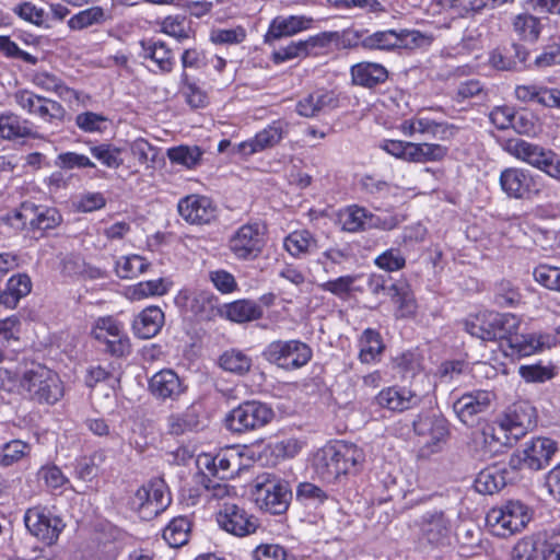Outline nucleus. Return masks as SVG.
I'll return each instance as SVG.
<instances>
[{"label":"nucleus","mask_w":560,"mask_h":560,"mask_svg":"<svg viewBox=\"0 0 560 560\" xmlns=\"http://www.w3.org/2000/svg\"><path fill=\"white\" fill-rule=\"evenodd\" d=\"M365 462L364 451L353 443L337 442L319 448L313 459L316 474L328 482L342 475L359 472Z\"/></svg>","instance_id":"1"},{"label":"nucleus","mask_w":560,"mask_h":560,"mask_svg":"<svg viewBox=\"0 0 560 560\" xmlns=\"http://www.w3.org/2000/svg\"><path fill=\"white\" fill-rule=\"evenodd\" d=\"M21 388L38 404L54 405L65 394L59 375L42 364H34L23 373Z\"/></svg>","instance_id":"2"},{"label":"nucleus","mask_w":560,"mask_h":560,"mask_svg":"<svg viewBox=\"0 0 560 560\" xmlns=\"http://www.w3.org/2000/svg\"><path fill=\"white\" fill-rule=\"evenodd\" d=\"M533 517L532 510L518 500H511L490 509L486 524L492 535L508 538L522 532Z\"/></svg>","instance_id":"3"},{"label":"nucleus","mask_w":560,"mask_h":560,"mask_svg":"<svg viewBox=\"0 0 560 560\" xmlns=\"http://www.w3.org/2000/svg\"><path fill=\"white\" fill-rule=\"evenodd\" d=\"M171 502L172 497L166 482L155 477L136 490L129 505L142 520L150 521L164 512Z\"/></svg>","instance_id":"4"},{"label":"nucleus","mask_w":560,"mask_h":560,"mask_svg":"<svg viewBox=\"0 0 560 560\" xmlns=\"http://www.w3.org/2000/svg\"><path fill=\"white\" fill-rule=\"evenodd\" d=\"M262 357L283 370L293 371L311 361L313 350L301 340H275L266 347Z\"/></svg>","instance_id":"5"},{"label":"nucleus","mask_w":560,"mask_h":560,"mask_svg":"<svg viewBox=\"0 0 560 560\" xmlns=\"http://www.w3.org/2000/svg\"><path fill=\"white\" fill-rule=\"evenodd\" d=\"M10 220L11 225L16 229L44 233L56 229L62 222V217L56 208L25 201Z\"/></svg>","instance_id":"6"},{"label":"nucleus","mask_w":560,"mask_h":560,"mask_svg":"<svg viewBox=\"0 0 560 560\" xmlns=\"http://www.w3.org/2000/svg\"><path fill=\"white\" fill-rule=\"evenodd\" d=\"M273 417L275 412L267 404L249 400L228 413L225 427L231 432L244 433L265 427Z\"/></svg>","instance_id":"7"},{"label":"nucleus","mask_w":560,"mask_h":560,"mask_svg":"<svg viewBox=\"0 0 560 560\" xmlns=\"http://www.w3.org/2000/svg\"><path fill=\"white\" fill-rule=\"evenodd\" d=\"M24 523L32 536L47 546L54 545L65 528V523L51 509L36 505L26 510Z\"/></svg>","instance_id":"8"},{"label":"nucleus","mask_w":560,"mask_h":560,"mask_svg":"<svg viewBox=\"0 0 560 560\" xmlns=\"http://www.w3.org/2000/svg\"><path fill=\"white\" fill-rule=\"evenodd\" d=\"M219 527L230 535L238 538L256 534L260 528L257 516L244 505L224 502L215 515Z\"/></svg>","instance_id":"9"},{"label":"nucleus","mask_w":560,"mask_h":560,"mask_svg":"<svg viewBox=\"0 0 560 560\" xmlns=\"http://www.w3.org/2000/svg\"><path fill=\"white\" fill-rule=\"evenodd\" d=\"M254 497L260 511L280 515L288 510L292 492L287 482L276 478H266L256 483Z\"/></svg>","instance_id":"10"},{"label":"nucleus","mask_w":560,"mask_h":560,"mask_svg":"<svg viewBox=\"0 0 560 560\" xmlns=\"http://www.w3.org/2000/svg\"><path fill=\"white\" fill-rule=\"evenodd\" d=\"M499 184L501 190L512 199L530 200L541 192L539 177L520 167L504 168Z\"/></svg>","instance_id":"11"},{"label":"nucleus","mask_w":560,"mask_h":560,"mask_svg":"<svg viewBox=\"0 0 560 560\" xmlns=\"http://www.w3.org/2000/svg\"><path fill=\"white\" fill-rule=\"evenodd\" d=\"M557 450V443L553 440L536 438L525 443L521 452L513 454L509 464L514 469L540 470L549 465Z\"/></svg>","instance_id":"12"},{"label":"nucleus","mask_w":560,"mask_h":560,"mask_svg":"<svg viewBox=\"0 0 560 560\" xmlns=\"http://www.w3.org/2000/svg\"><path fill=\"white\" fill-rule=\"evenodd\" d=\"M265 246V238L259 224H244L236 230L229 241V248L237 259L257 258Z\"/></svg>","instance_id":"13"},{"label":"nucleus","mask_w":560,"mask_h":560,"mask_svg":"<svg viewBox=\"0 0 560 560\" xmlns=\"http://www.w3.org/2000/svg\"><path fill=\"white\" fill-rule=\"evenodd\" d=\"M398 129L408 137L416 133L428 137L430 139L447 141L455 137L458 128L446 121H436L432 118L417 115L409 119H405Z\"/></svg>","instance_id":"14"},{"label":"nucleus","mask_w":560,"mask_h":560,"mask_svg":"<svg viewBox=\"0 0 560 560\" xmlns=\"http://www.w3.org/2000/svg\"><path fill=\"white\" fill-rule=\"evenodd\" d=\"M14 101L21 108L45 121H61L66 116V109L60 103L36 95L27 90L18 91L14 94Z\"/></svg>","instance_id":"15"},{"label":"nucleus","mask_w":560,"mask_h":560,"mask_svg":"<svg viewBox=\"0 0 560 560\" xmlns=\"http://www.w3.org/2000/svg\"><path fill=\"white\" fill-rule=\"evenodd\" d=\"M240 456L233 450L220 451L215 455L202 454L197 459V465L203 474V478L209 475L218 477L221 480L233 477L240 467Z\"/></svg>","instance_id":"16"},{"label":"nucleus","mask_w":560,"mask_h":560,"mask_svg":"<svg viewBox=\"0 0 560 560\" xmlns=\"http://www.w3.org/2000/svg\"><path fill=\"white\" fill-rule=\"evenodd\" d=\"M416 526L420 538L432 546L443 545L451 533V520L442 510L423 513L416 521Z\"/></svg>","instance_id":"17"},{"label":"nucleus","mask_w":560,"mask_h":560,"mask_svg":"<svg viewBox=\"0 0 560 560\" xmlns=\"http://www.w3.org/2000/svg\"><path fill=\"white\" fill-rule=\"evenodd\" d=\"M179 215L190 224H209L215 220L218 209L207 196L189 195L182 198L177 205Z\"/></svg>","instance_id":"18"},{"label":"nucleus","mask_w":560,"mask_h":560,"mask_svg":"<svg viewBox=\"0 0 560 560\" xmlns=\"http://www.w3.org/2000/svg\"><path fill=\"white\" fill-rule=\"evenodd\" d=\"M492 400V393L481 389L472 390L458 397L453 404V409L463 423L472 425L477 416L489 410Z\"/></svg>","instance_id":"19"},{"label":"nucleus","mask_w":560,"mask_h":560,"mask_svg":"<svg viewBox=\"0 0 560 560\" xmlns=\"http://www.w3.org/2000/svg\"><path fill=\"white\" fill-rule=\"evenodd\" d=\"M412 425L415 432L423 438V448L429 453L438 452L448 435L446 421L440 417L420 415Z\"/></svg>","instance_id":"20"},{"label":"nucleus","mask_w":560,"mask_h":560,"mask_svg":"<svg viewBox=\"0 0 560 560\" xmlns=\"http://www.w3.org/2000/svg\"><path fill=\"white\" fill-rule=\"evenodd\" d=\"M536 409L528 401L513 404L502 420V427L516 439L532 431L536 427Z\"/></svg>","instance_id":"21"},{"label":"nucleus","mask_w":560,"mask_h":560,"mask_svg":"<svg viewBox=\"0 0 560 560\" xmlns=\"http://www.w3.org/2000/svg\"><path fill=\"white\" fill-rule=\"evenodd\" d=\"M187 389L184 381L171 369L156 372L149 380V392L158 400H177Z\"/></svg>","instance_id":"22"},{"label":"nucleus","mask_w":560,"mask_h":560,"mask_svg":"<svg viewBox=\"0 0 560 560\" xmlns=\"http://www.w3.org/2000/svg\"><path fill=\"white\" fill-rule=\"evenodd\" d=\"M139 56L143 60H150L155 69L154 73L170 74L175 66L176 60L173 50L161 39H143L140 42Z\"/></svg>","instance_id":"23"},{"label":"nucleus","mask_w":560,"mask_h":560,"mask_svg":"<svg viewBox=\"0 0 560 560\" xmlns=\"http://www.w3.org/2000/svg\"><path fill=\"white\" fill-rule=\"evenodd\" d=\"M421 401V396L407 387L389 386L383 388L376 396L375 402L390 411L402 412L417 407Z\"/></svg>","instance_id":"24"},{"label":"nucleus","mask_w":560,"mask_h":560,"mask_svg":"<svg viewBox=\"0 0 560 560\" xmlns=\"http://www.w3.org/2000/svg\"><path fill=\"white\" fill-rule=\"evenodd\" d=\"M552 337L544 334H515L504 347L503 352L512 359L532 355L545 348H550Z\"/></svg>","instance_id":"25"},{"label":"nucleus","mask_w":560,"mask_h":560,"mask_svg":"<svg viewBox=\"0 0 560 560\" xmlns=\"http://www.w3.org/2000/svg\"><path fill=\"white\" fill-rule=\"evenodd\" d=\"M287 124L273 121L249 140L238 144V152L243 155H252L277 145L287 133Z\"/></svg>","instance_id":"26"},{"label":"nucleus","mask_w":560,"mask_h":560,"mask_svg":"<svg viewBox=\"0 0 560 560\" xmlns=\"http://www.w3.org/2000/svg\"><path fill=\"white\" fill-rule=\"evenodd\" d=\"M312 23L313 19L305 15L277 16L269 25L265 35V43L270 44L282 37L293 36L299 32L308 30Z\"/></svg>","instance_id":"27"},{"label":"nucleus","mask_w":560,"mask_h":560,"mask_svg":"<svg viewBox=\"0 0 560 560\" xmlns=\"http://www.w3.org/2000/svg\"><path fill=\"white\" fill-rule=\"evenodd\" d=\"M339 100L332 91L318 90L300 98L296 113L303 117H315L320 112L338 107Z\"/></svg>","instance_id":"28"},{"label":"nucleus","mask_w":560,"mask_h":560,"mask_svg":"<svg viewBox=\"0 0 560 560\" xmlns=\"http://www.w3.org/2000/svg\"><path fill=\"white\" fill-rule=\"evenodd\" d=\"M164 322L162 310L159 306H149L136 316L132 322V330L140 339H150L160 332Z\"/></svg>","instance_id":"29"},{"label":"nucleus","mask_w":560,"mask_h":560,"mask_svg":"<svg viewBox=\"0 0 560 560\" xmlns=\"http://www.w3.org/2000/svg\"><path fill=\"white\" fill-rule=\"evenodd\" d=\"M284 249L296 259H303L315 254L318 248L317 237L308 230H295L283 240Z\"/></svg>","instance_id":"30"},{"label":"nucleus","mask_w":560,"mask_h":560,"mask_svg":"<svg viewBox=\"0 0 560 560\" xmlns=\"http://www.w3.org/2000/svg\"><path fill=\"white\" fill-rule=\"evenodd\" d=\"M527 50L518 45L512 44L510 47H498L490 52L489 63L492 68L500 71H512L518 69L527 59Z\"/></svg>","instance_id":"31"},{"label":"nucleus","mask_w":560,"mask_h":560,"mask_svg":"<svg viewBox=\"0 0 560 560\" xmlns=\"http://www.w3.org/2000/svg\"><path fill=\"white\" fill-rule=\"evenodd\" d=\"M506 149L515 159L537 170L541 167L542 162L546 161V156H550V150L523 139L509 141Z\"/></svg>","instance_id":"32"},{"label":"nucleus","mask_w":560,"mask_h":560,"mask_svg":"<svg viewBox=\"0 0 560 560\" xmlns=\"http://www.w3.org/2000/svg\"><path fill=\"white\" fill-rule=\"evenodd\" d=\"M33 125L27 119L13 113L0 114V138L16 140L21 138H36Z\"/></svg>","instance_id":"33"},{"label":"nucleus","mask_w":560,"mask_h":560,"mask_svg":"<svg viewBox=\"0 0 560 560\" xmlns=\"http://www.w3.org/2000/svg\"><path fill=\"white\" fill-rule=\"evenodd\" d=\"M352 82L364 88H374L384 83L388 78V71L381 63L360 62L351 68Z\"/></svg>","instance_id":"34"},{"label":"nucleus","mask_w":560,"mask_h":560,"mask_svg":"<svg viewBox=\"0 0 560 560\" xmlns=\"http://www.w3.org/2000/svg\"><path fill=\"white\" fill-rule=\"evenodd\" d=\"M32 289L31 278L25 273L12 276L5 284L3 291H0V305L7 308L16 307L20 300L26 296Z\"/></svg>","instance_id":"35"},{"label":"nucleus","mask_w":560,"mask_h":560,"mask_svg":"<svg viewBox=\"0 0 560 560\" xmlns=\"http://www.w3.org/2000/svg\"><path fill=\"white\" fill-rule=\"evenodd\" d=\"M494 323V312L485 311L469 315L464 320V328L472 337L485 341H492L495 340V332H493Z\"/></svg>","instance_id":"36"},{"label":"nucleus","mask_w":560,"mask_h":560,"mask_svg":"<svg viewBox=\"0 0 560 560\" xmlns=\"http://www.w3.org/2000/svg\"><path fill=\"white\" fill-rule=\"evenodd\" d=\"M508 471L499 466L482 469L475 479V489L481 494H493L506 485Z\"/></svg>","instance_id":"37"},{"label":"nucleus","mask_w":560,"mask_h":560,"mask_svg":"<svg viewBox=\"0 0 560 560\" xmlns=\"http://www.w3.org/2000/svg\"><path fill=\"white\" fill-rule=\"evenodd\" d=\"M369 210L358 205H351L340 209L337 222L341 230L349 233H358L368 230Z\"/></svg>","instance_id":"38"},{"label":"nucleus","mask_w":560,"mask_h":560,"mask_svg":"<svg viewBox=\"0 0 560 560\" xmlns=\"http://www.w3.org/2000/svg\"><path fill=\"white\" fill-rule=\"evenodd\" d=\"M359 360L364 364L376 363L381 360L384 343L378 331L368 328L359 339Z\"/></svg>","instance_id":"39"},{"label":"nucleus","mask_w":560,"mask_h":560,"mask_svg":"<svg viewBox=\"0 0 560 560\" xmlns=\"http://www.w3.org/2000/svg\"><path fill=\"white\" fill-rule=\"evenodd\" d=\"M359 45L366 50L398 52V30L376 31L362 37Z\"/></svg>","instance_id":"40"},{"label":"nucleus","mask_w":560,"mask_h":560,"mask_svg":"<svg viewBox=\"0 0 560 560\" xmlns=\"http://www.w3.org/2000/svg\"><path fill=\"white\" fill-rule=\"evenodd\" d=\"M199 424V412L196 406H189L184 411L172 413L167 417V432L173 435L191 432Z\"/></svg>","instance_id":"41"},{"label":"nucleus","mask_w":560,"mask_h":560,"mask_svg":"<svg viewBox=\"0 0 560 560\" xmlns=\"http://www.w3.org/2000/svg\"><path fill=\"white\" fill-rule=\"evenodd\" d=\"M512 26L518 38L527 43H536L542 31L540 19L529 13L517 14Z\"/></svg>","instance_id":"42"},{"label":"nucleus","mask_w":560,"mask_h":560,"mask_svg":"<svg viewBox=\"0 0 560 560\" xmlns=\"http://www.w3.org/2000/svg\"><path fill=\"white\" fill-rule=\"evenodd\" d=\"M226 317L235 323H246L261 318L262 308L250 300H238L226 305Z\"/></svg>","instance_id":"43"},{"label":"nucleus","mask_w":560,"mask_h":560,"mask_svg":"<svg viewBox=\"0 0 560 560\" xmlns=\"http://www.w3.org/2000/svg\"><path fill=\"white\" fill-rule=\"evenodd\" d=\"M433 40L434 36L431 33L400 28L398 30V52L427 49L432 45Z\"/></svg>","instance_id":"44"},{"label":"nucleus","mask_w":560,"mask_h":560,"mask_svg":"<svg viewBox=\"0 0 560 560\" xmlns=\"http://www.w3.org/2000/svg\"><path fill=\"white\" fill-rule=\"evenodd\" d=\"M219 365L226 372L245 375L250 371L253 360L240 349H230L220 355Z\"/></svg>","instance_id":"45"},{"label":"nucleus","mask_w":560,"mask_h":560,"mask_svg":"<svg viewBox=\"0 0 560 560\" xmlns=\"http://www.w3.org/2000/svg\"><path fill=\"white\" fill-rule=\"evenodd\" d=\"M151 264L140 255L121 256L116 260L115 271L121 279H133L148 271Z\"/></svg>","instance_id":"46"},{"label":"nucleus","mask_w":560,"mask_h":560,"mask_svg":"<svg viewBox=\"0 0 560 560\" xmlns=\"http://www.w3.org/2000/svg\"><path fill=\"white\" fill-rule=\"evenodd\" d=\"M171 282L160 278L155 280L141 281L129 287L127 294L133 301H140L151 296H161L168 292Z\"/></svg>","instance_id":"47"},{"label":"nucleus","mask_w":560,"mask_h":560,"mask_svg":"<svg viewBox=\"0 0 560 560\" xmlns=\"http://www.w3.org/2000/svg\"><path fill=\"white\" fill-rule=\"evenodd\" d=\"M493 332H495V340L500 339V347L502 350L509 343L510 339L517 332L521 320L517 316L511 313H497L494 312Z\"/></svg>","instance_id":"48"},{"label":"nucleus","mask_w":560,"mask_h":560,"mask_svg":"<svg viewBox=\"0 0 560 560\" xmlns=\"http://www.w3.org/2000/svg\"><path fill=\"white\" fill-rule=\"evenodd\" d=\"M191 524L187 517L173 518L163 530V538L174 548L182 547L188 541Z\"/></svg>","instance_id":"49"},{"label":"nucleus","mask_w":560,"mask_h":560,"mask_svg":"<svg viewBox=\"0 0 560 560\" xmlns=\"http://www.w3.org/2000/svg\"><path fill=\"white\" fill-rule=\"evenodd\" d=\"M161 32L175 38L178 43H183L194 36V31L186 16L168 15L161 22Z\"/></svg>","instance_id":"50"},{"label":"nucleus","mask_w":560,"mask_h":560,"mask_svg":"<svg viewBox=\"0 0 560 560\" xmlns=\"http://www.w3.org/2000/svg\"><path fill=\"white\" fill-rule=\"evenodd\" d=\"M316 45V37H310L307 40L291 42L287 46L275 50L272 60L276 63H281L294 58L306 57L310 54V48H314Z\"/></svg>","instance_id":"51"},{"label":"nucleus","mask_w":560,"mask_h":560,"mask_svg":"<svg viewBox=\"0 0 560 560\" xmlns=\"http://www.w3.org/2000/svg\"><path fill=\"white\" fill-rule=\"evenodd\" d=\"M105 20L106 14L102 7H91L71 16L68 21V26L70 30L81 31L93 25H100Z\"/></svg>","instance_id":"52"},{"label":"nucleus","mask_w":560,"mask_h":560,"mask_svg":"<svg viewBox=\"0 0 560 560\" xmlns=\"http://www.w3.org/2000/svg\"><path fill=\"white\" fill-rule=\"evenodd\" d=\"M124 335L126 334L122 324L113 316L98 317L91 328V336L96 341H106V337L117 339V337Z\"/></svg>","instance_id":"53"},{"label":"nucleus","mask_w":560,"mask_h":560,"mask_svg":"<svg viewBox=\"0 0 560 560\" xmlns=\"http://www.w3.org/2000/svg\"><path fill=\"white\" fill-rule=\"evenodd\" d=\"M32 82L37 88L47 92H54L60 97H67L73 92L59 77L48 71H36L33 74Z\"/></svg>","instance_id":"54"},{"label":"nucleus","mask_w":560,"mask_h":560,"mask_svg":"<svg viewBox=\"0 0 560 560\" xmlns=\"http://www.w3.org/2000/svg\"><path fill=\"white\" fill-rule=\"evenodd\" d=\"M542 542L534 536L520 539L512 549V560H542Z\"/></svg>","instance_id":"55"},{"label":"nucleus","mask_w":560,"mask_h":560,"mask_svg":"<svg viewBox=\"0 0 560 560\" xmlns=\"http://www.w3.org/2000/svg\"><path fill=\"white\" fill-rule=\"evenodd\" d=\"M106 458V452L103 450L94 452L89 457L80 458L75 466L78 477L83 480H91L98 474L100 468L104 465Z\"/></svg>","instance_id":"56"},{"label":"nucleus","mask_w":560,"mask_h":560,"mask_svg":"<svg viewBox=\"0 0 560 560\" xmlns=\"http://www.w3.org/2000/svg\"><path fill=\"white\" fill-rule=\"evenodd\" d=\"M387 293L394 303L398 305L399 316L409 317L416 313L417 305L415 298L408 292L406 287L394 283L388 287Z\"/></svg>","instance_id":"57"},{"label":"nucleus","mask_w":560,"mask_h":560,"mask_svg":"<svg viewBox=\"0 0 560 560\" xmlns=\"http://www.w3.org/2000/svg\"><path fill=\"white\" fill-rule=\"evenodd\" d=\"M533 277L545 289L560 293V267L540 264L534 269Z\"/></svg>","instance_id":"58"},{"label":"nucleus","mask_w":560,"mask_h":560,"mask_svg":"<svg viewBox=\"0 0 560 560\" xmlns=\"http://www.w3.org/2000/svg\"><path fill=\"white\" fill-rule=\"evenodd\" d=\"M374 265L386 272H395L406 267V257L399 248L390 247L374 258Z\"/></svg>","instance_id":"59"},{"label":"nucleus","mask_w":560,"mask_h":560,"mask_svg":"<svg viewBox=\"0 0 560 560\" xmlns=\"http://www.w3.org/2000/svg\"><path fill=\"white\" fill-rule=\"evenodd\" d=\"M327 499L328 494L312 482H301L296 488V500L305 506L317 508Z\"/></svg>","instance_id":"60"},{"label":"nucleus","mask_w":560,"mask_h":560,"mask_svg":"<svg viewBox=\"0 0 560 560\" xmlns=\"http://www.w3.org/2000/svg\"><path fill=\"white\" fill-rule=\"evenodd\" d=\"M246 30L243 26L233 28H214L210 33V40L215 45H237L245 40Z\"/></svg>","instance_id":"61"},{"label":"nucleus","mask_w":560,"mask_h":560,"mask_svg":"<svg viewBox=\"0 0 560 560\" xmlns=\"http://www.w3.org/2000/svg\"><path fill=\"white\" fill-rule=\"evenodd\" d=\"M521 377L527 383H544L555 376L552 366L542 364H525L518 368Z\"/></svg>","instance_id":"62"},{"label":"nucleus","mask_w":560,"mask_h":560,"mask_svg":"<svg viewBox=\"0 0 560 560\" xmlns=\"http://www.w3.org/2000/svg\"><path fill=\"white\" fill-rule=\"evenodd\" d=\"M91 154L102 164L110 168H117L122 164L120 149L112 144L102 143L90 148Z\"/></svg>","instance_id":"63"},{"label":"nucleus","mask_w":560,"mask_h":560,"mask_svg":"<svg viewBox=\"0 0 560 560\" xmlns=\"http://www.w3.org/2000/svg\"><path fill=\"white\" fill-rule=\"evenodd\" d=\"M30 452V445L14 440L7 443L0 452V465L8 467L21 460Z\"/></svg>","instance_id":"64"}]
</instances>
